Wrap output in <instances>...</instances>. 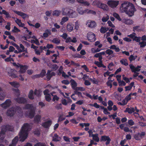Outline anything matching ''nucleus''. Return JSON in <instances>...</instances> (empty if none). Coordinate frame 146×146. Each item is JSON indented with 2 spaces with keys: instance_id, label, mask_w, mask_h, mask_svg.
<instances>
[{
  "instance_id": "nucleus-63",
  "label": "nucleus",
  "mask_w": 146,
  "mask_h": 146,
  "mask_svg": "<svg viewBox=\"0 0 146 146\" xmlns=\"http://www.w3.org/2000/svg\"><path fill=\"white\" fill-rule=\"evenodd\" d=\"M0 106L2 107V108H4V109H6L7 108L9 107L4 102V103L0 104Z\"/></svg>"
},
{
  "instance_id": "nucleus-16",
  "label": "nucleus",
  "mask_w": 146,
  "mask_h": 146,
  "mask_svg": "<svg viewBox=\"0 0 146 146\" xmlns=\"http://www.w3.org/2000/svg\"><path fill=\"white\" fill-rule=\"evenodd\" d=\"M14 12L18 15L22 17L24 19H25L28 16L27 14L21 11H14Z\"/></svg>"
},
{
  "instance_id": "nucleus-59",
  "label": "nucleus",
  "mask_w": 146,
  "mask_h": 146,
  "mask_svg": "<svg viewBox=\"0 0 146 146\" xmlns=\"http://www.w3.org/2000/svg\"><path fill=\"white\" fill-rule=\"evenodd\" d=\"M20 31V30L15 26H14L13 29L12 30V31L13 33H17Z\"/></svg>"
},
{
  "instance_id": "nucleus-34",
  "label": "nucleus",
  "mask_w": 146,
  "mask_h": 146,
  "mask_svg": "<svg viewBox=\"0 0 146 146\" xmlns=\"http://www.w3.org/2000/svg\"><path fill=\"white\" fill-rule=\"evenodd\" d=\"M60 11L56 10L53 11L52 15L54 16H58L60 14Z\"/></svg>"
},
{
  "instance_id": "nucleus-32",
  "label": "nucleus",
  "mask_w": 146,
  "mask_h": 146,
  "mask_svg": "<svg viewBox=\"0 0 146 146\" xmlns=\"http://www.w3.org/2000/svg\"><path fill=\"white\" fill-rule=\"evenodd\" d=\"M15 22L20 27H23L25 25L24 24L21 23V20L19 19H17L15 21Z\"/></svg>"
},
{
  "instance_id": "nucleus-39",
  "label": "nucleus",
  "mask_w": 146,
  "mask_h": 146,
  "mask_svg": "<svg viewBox=\"0 0 146 146\" xmlns=\"http://www.w3.org/2000/svg\"><path fill=\"white\" fill-rule=\"evenodd\" d=\"M34 94L38 97L40 96L41 94V92L40 90H35L34 92Z\"/></svg>"
},
{
  "instance_id": "nucleus-26",
  "label": "nucleus",
  "mask_w": 146,
  "mask_h": 146,
  "mask_svg": "<svg viewBox=\"0 0 146 146\" xmlns=\"http://www.w3.org/2000/svg\"><path fill=\"white\" fill-rule=\"evenodd\" d=\"M125 111L128 112L129 113L131 114L135 111V109L133 108H126Z\"/></svg>"
},
{
  "instance_id": "nucleus-24",
  "label": "nucleus",
  "mask_w": 146,
  "mask_h": 146,
  "mask_svg": "<svg viewBox=\"0 0 146 146\" xmlns=\"http://www.w3.org/2000/svg\"><path fill=\"white\" fill-rule=\"evenodd\" d=\"M78 3L83 4L85 6H89L90 4L88 1L84 0H77Z\"/></svg>"
},
{
  "instance_id": "nucleus-7",
  "label": "nucleus",
  "mask_w": 146,
  "mask_h": 146,
  "mask_svg": "<svg viewBox=\"0 0 146 146\" xmlns=\"http://www.w3.org/2000/svg\"><path fill=\"white\" fill-rule=\"evenodd\" d=\"M35 110L31 109L30 111L26 112L25 114V115L31 118H33L35 115Z\"/></svg>"
},
{
  "instance_id": "nucleus-42",
  "label": "nucleus",
  "mask_w": 146,
  "mask_h": 146,
  "mask_svg": "<svg viewBox=\"0 0 146 146\" xmlns=\"http://www.w3.org/2000/svg\"><path fill=\"white\" fill-rule=\"evenodd\" d=\"M14 94L17 97H18L20 95L19 90L18 89H13Z\"/></svg>"
},
{
  "instance_id": "nucleus-58",
  "label": "nucleus",
  "mask_w": 146,
  "mask_h": 146,
  "mask_svg": "<svg viewBox=\"0 0 146 146\" xmlns=\"http://www.w3.org/2000/svg\"><path fill=\"white\" fill-rule=\"evenodd\" d=\"M75 94L77 95L78 96L82 97V94L81 92H79L76 90H75L74 91V93Z\"/></svg>"
},
{
  "instance_id": "nucleus-4",
  "label": "nucleus",
  "mask_w": 146,
  "mask_h": 146,
  "mask_svg": "<svg viewBox=\"0 0 146 146\" xmlns=\"http://www.w3.org/2000/svg\"><path fill=\"white\" fill-rule=\"evenodd\" d=\"M87 38L88 40L91 42H94L96 40L95 35L92 32H89L88 33Z\"/></svg>"
},
{
  "instance_id": "nucleus-56",
  "label": "nucleus",
  "mask_w": 146,
  "mask_h": 146,
  "mask_svg": "<svg viewBox=\"0 0 146 146\" xmlns=\"http://www.w3.org/2000/svg\"><path fill=\"white\" fill-rule=\"evenodd\" d=\"M31 43H35L37 45H40L39 42L38 40L37 39H36L35 40H31Z\"/></svg>"
},
{
  "instance_id": "nucleus-5",
  "label": "nucleus",
  "mask_w": 146,
  "mask_h": 146,
  "mask_svg": "<svg viewBox=\"0 0 146 146\" xmlns=\"http://www.w3.org/2000/svg\"><path fill=\"white\" fill-rule=\"evenodd\" d=\"M119 2L118 1L109 0L108 1L107 4L111 8H114L117 6Z\"/></svg>"
},
{
  "instance_id": "nucleus-21",
  "label": "nucleus",
  "mask_w": 146,
  "mask_h": 146,
  "mask_svg": "<svg viewBox=\"0 0 146 146\" xmlns=\"http://www.w3.org/2000/svg\"><path fill=\"white\" fill-rule=\"evenodd\" d=\"M25 108L26 109H29L30 110H36V107L33 106L32 104H27L25 106Z\"/></svg>"
},
{
  "instance_id": "nucleus-28",
  "label": "nucleus",
  "mask_w": 146,
  "mask_h": 146,
  "mask_svg": "<svg viewBox=\"0 0 146 146\" xmlns=\"http://www.w3.org/2000/svg\"><path fill=\"white\" fill-rule=\"evenodd\" d=\"M98 134H92V137H93V139L96 142H98L99 141V138L98 137Z\"/></svg>"
},
{
  "instance_id": "nucleus-33",
  "label": "nucleus",
  "mask_w": 146,
  "mask_h": 146,
  "mask_svg": "<svg viewBox=\"0 0 146 146\" xmlns=\"http://www.w3.org/2000/svg\"><path fill=\"white\" fill-rule=\"evenodd\" d=\"M120 62L123 65L127 66L128 65L127 60L126 59H122L120 61Z\"/></svg>"
},
{
  "instance_id": "nucleus-35",
  "label": "nucleus",
  "mask_w": 146,
  "mask_h": 146,
  "mask_svg": "<svg viewBox=\"0 0 146 146\" xmlns=\"http://www.w3.org/2000/svg\"><path fill=\"white\" fill-rule=\"evenodd\" d=\"M52 42L56 44H59L60 42V40L58 38H54L52 40Z\"/></svg>"
},
{
  "instance_id": "nucleus-23",
  "label": "nucleus",
  "mask_w": 146,
  "mask_h": 146,
  "mask_svg": "<svg viewBox=\"0 0 146 146\" xmlns=\"http://www.w3.org/2000/svg\"><path fill=\"white\" fill-rule=\"evenodd\" d=\"M61 139L60 137L56 134H55L54 136L52 137V140L54 141H59Z\"/></svg>"
},
{
  "instance_id": "nucleus-18",
  "label": "nucleus",
  "mask_w": 146,
  "mask_h": 146,
  "mask_svg": "<svg viewBox=\"0 0 146 146\" xmlns=\"http://www.w3.org/2000/svg\"><path fill=\"white\" fill-rule=\"evenodd\" d=\"M41 116L39 114L36 115L34 118V121L38 123L40 122Z\"/></svg>"
},
{
  "instance_id": "nucleus-25",
  "label": "nucleus",
  "mask_w": 146,
  "mask_h": 146,
  "mask_svg": "<svg viewBox=\"0 0 146 146\" xmlns=\"http://www.w3.org/2000/svg\"><path fill=\"white\" fill-rule=\"evenodd\" d=\"M51 34L50 31L48 29H46L45 31V32L43 34V36L44 38L48 37L49 35Z\"/></svg>"
},
{
  "instance_id": "nucleus-31",
  "label": "nucleus",
  "mask_w": 146,
  "mask_h": 146,
  "mask_svg": "<svg viewBox=\"0 0 146 146\" xmlns=\"http://www.w3.org/2000/svg\"><path fill=\"white\" fill-rule=\"evenodd\" d=\"M134 84V82H131L129 85L128 86H125V91L130 90L132 88Z\"/></svg>"
},
{
  "instance_id": "nucleus-62",
  "label": "nucleus",
  "mask_w": 146,
  "mask_h": 146,
  "mask_svg": "<svg viewBox=\"0 0 146 146\" xmlns=\"http://www.w3.org/2000/svg\"><path fill=\"white\" fill-rule=\"evenodd\" d=\"M7 25L5 26V28L6 29L9 31L10 30V23L9 22H8L7 23Z\"/></svg>"
},
{
  "instance_id": "nucleus-19",
  "label": "nucleus",
  "mask_w": 146,
  "mask_h": 146,
  "mask_svg": "<svg viewBox=\"0 0 146 146\" xmlns=\"http://www.w3.org/2000/svg\"><path fill=\"white\" fill-rule=\"evenodd\" d=\"M18 140L19 137L18 136L15 137L12 140V144L9 146H15Z\"/></svg>"
},
{
  "instance_id": "nucleus-37",
  "label": "nucleus",
  "mask_w": 146,
  "mask_h": 146,
  "mask_svg": "<svg viewBox=\"0 0 146 146\" xmlns=\"http://www.w3.org/2000/svg\"><path fill=\"white\" fill-rule=\"evenodd\" d=\"M68 20V17H64L61 20V21L60 23L61 25H63L64 23Z\"/></svg>"
},
{
  "instance_id": "nucleus-47",
  "label": "nucleus",
  "mask_w": 146,
  "mask_h": 146,
  "mask_svg": "<svg viewBox=\"0 0 146 146\" xmlns=\"http://www.w3.org/2000/svg\"><path fill=\"white\" fill-rule=\"evenodd\" d=\"M134 137V138L137 140H140L141 139V138L138 133L135 134Z\"/></svg>"
},
{
  "instance_id": "nucleus-13",
  "label": "nucleus",
  "mask_w": 146,
  "mask_h": 146,
  "mask_svg": "<svg viewBox=\"0 0 146 146\" xmlns=\"http://www.w3.org/2000/svg\"><path fill=\"white\" fill-rule=\"evenodd\" d=\"M20 70L18 71V72L19 74H23L25 72L26 70H27L28 68V66H23L21 65L20 67Z\"/></svg>"
},
{
  "instance_id": "nucleus-14",
  "label": "nucleus",
  "mask_w": 146,
  "mask_h": 146,
  "mask_svg": "<svg viewBox=\"0 0 146 146\" xmlns=\"http://www.w3.org/2000/svg\"><path fill=\"white\" fill-rule=\"evenodd\" d=\"M70 84L72 88L75 90L77 88V84L75 81L73 79H71L70 81Z\"/></svg>"
},
{
  "instance_id": "nucleus-53",
  "label": "nucleus",
  "mask_w": 146,
  "mask_h": 146,
  "mask_svg": "<svg viewBox=\"0 0 146 146\" xmlns=\"http://www.w3.org/2000/svg\"><path fill=\"white\" fill-rule=\"evenodd\" d=\"M55 108L56 109L58 110L62 109V104H57L55 106Z\"/></svg>"
},
{
  "instance_id": "nucleus-40",
  "label": "nucleus",
  "mask_w": 146,
  "mask_h": 146,
  "mask_svg": "<svg viewBox=\"0 0 146 146\" xmlns=\"http://www.w3.org/2000/svg\"><path fill=\"white\" fill-rule=\"evenodd\" d=\"M113 16L118 20L119 21H121V18H120L119 15L116 13H114L113 14Z\"/></svg>"
},
{
  "instance_id": "nucleus-54",
  "label": "nucleus",
  "mask_w": 146,
  "mask_h": 146,
  "mask_svg": "<svg viewBox=\"0 0 146 146\" xmlns=\"http://www.w3.org/2000/svg\"><path fill=\"white\" fill-rule=\"evenodd\" d=\"M34 146H46L44 143L39 142L35 144Z\"/></svg>"
},
{
  "instance_id": "nucleus-50",
  "label": "nucleus",
  "mask_w": 146,
  "mask_h": 146,
  "mask_svg": "<svg viewBox=\"0 0 146 146\" xmlns=\"http://www.w3.org/2000/svg\"><path fill=\"white\" fill-rule=\"evenodd\" d=\"M51 94L52 96H53V97L52 98V101L54 102L56 100L57 101L59 100V98L56 95H55L54 96L52 95V93H51Z\"/></svg>"
},
{
  "instance_id": "nucleus-55",
  "label": "nucleus",
  "mask_w": 146,
  "mask_h": 146,
  "mask_svg": "<svg viewBox=\"0 0 146 146\" xmlns=\"http://www.w3.org/2000/svg\"><path fill=\"white\" fill-rule=\"evenodd\" d=\"M85 90V88L83 87H77L76 88L75 90H76L78 91H84Z\"/></svg>"
},
{
  "instance_id": "nucleus-6",
  "label": "nucleus",
  "mask_w": 146,
  "mask_h": 146,
  "mask_svg": "<svg viewBox=\"0 0 146 146\" xmlns=\"http://www.w3.org/2000/svg\"><path fill=\"white\" fill-rule=\"evenodd\" d=\"M10 126L9 125H3L1 127V131L0 132V134L3 136L5 134L6 132L8 130H10Z\"/></svg>"
},
{
  "instance_id": "nucleus-1",
  "label": "nucleus",
  "mask_w": 146,
  "mask_h": 146,
  "mask_svg": "<svg viewBox=\"0 0 146 146\" xmlns=\"http://www.w3.org/2000/svg\"><path fill=\"white\" fill-rule=\"evenodd\" d=\"M120 9L121 12H125L129 17L133 16L136 11L133 4L128 2H125L122 4Z\"/></svg>"
},
{
  "instance_id": "nucleus-22",
  "label": "nucleus",
  "mask_w": 146,
  "mask_h": 146,
  "mask_svg": "<svg viewBox=\"0 0 146 146\" xmlns=\"http://www.w3.org/2000/svg\"><path fill=\"white\" fill-rule=\"evenodd\" d=\"M34 92L33 90H31L28 95L29 98L31 100H33L34 99Z\"/></svg>"
},
{
  "instance_id": "nucleus-9",
  "label": "nucleus",
  "mask_w": 146,
  "mask_h": 146,
  "mask_svg": "<svg viewBox=\"0 0 146 146\" xmlns=\"http://www.w3.org/2000/svg\"><path fill=\"white\" fill-rule=\"evenodd\" d=\"M86 25L88 27L91 28H94L96 26V23L94 21L90 20L88 21L86 23Z\"/></svg>"
},
{
  "instance_id": "nucleus-11",
  "label": "nucleus",
  "mask_w": 146,
  "mask_h": 146,
  "mask_svg": "<svg viewBox=\"0 0 146 146\" xmlns=\"http://www.w3.org/2000/svg\"><path fill=\"white\" fill-rule=\"evenodd\" d=\"M130 68L132 72H139L140 69H139L141 67V66H138L137 67H135L132 64L129 65Z\"/></svg>"
},
{
  "instance_id": "nucleus-8",
  "label": "nucleus",
  "mask_w": 146,
  "mask_h": 146,
  "mask_svg": "<svg viewBox=\"0 0 146 146\" xmlns=\"http://www.w3.org/2000/svg\"><path fill=\"white\" fill-rule=\"evenodd\" d=\"M15 113V109L13 108H10L7 111L6 114L7 116L9 117L13 116Z\"/></svg>"
},
{
  "instance_id": "nucleus-38",
  "label": "nucleus",
  "mask_w": 146,
  "mask_h": 146,
  "mask_svg": "<svg viewBox=\"0 0 146 146\" xmlns=\"http://www.w3.org/2000/svg\"><path fill=\"white\" fill-rule=\"evenodd\" d=\"M110 138L108 136L106 135H103L101 136V138L100 139V141H105L108 139V138Z\"/></svg>"
},
{
  "instance_id": "nucleus-30",
  "label": "nucleus",
  "mask_w": 146,
  "mask_h": 146,
  "mask_svg": "<svg viewBox=\"0 0 146 146\" xmlns=\"http://www.w3.org/2000/svg\"><path fill=\"white\" fill-rule=\"evenodd\" d=\"M85 11L88 14H92L94 15L96 14V12L92 10L86 9L85 10Z\"/></svg>"
},
{
  "instance_id": "nucleus-2",
  "label": "nucleus",
  "mask_w": 146,
  "mask_h": 146,
  "mask_svg": "<svg viewBox=\"0 0 146 146\" xmlns=\"http://www.w3.org/2000/svg\"><path fill=\"white\" fill-rule=\"evenodd\" d=\"M31 129L30 126L28 123H26L23 124L19 134L20 141H24L27 138L28 132Z\"/></svg>"
},
{
  "instance_id": "nucleus-15",
  "label": "nucleus",
  "mask_w": 146,
  "mask_h": 146,
  "mask_svg": "<svg viewBox=\"0 0 146 146\" xmlns=\"http://www.w3.org/2000/svg\"><path fill=\"white\" fill-rule=\"evenodd\" d=\"M52 123L51 120H48L47 121L43 123L42 124V126L44 128H47L50 127Z\"/></svg>"
},
{
  "instance_id": "nucleus-27",
  "label": "nucleus",
  "mask_w": 146,
  "mask_h": 146,
  "mask_svg": "<svg viewBox=\"0 0 146 146\" xmlns=\"http://www.w3.org/2000/svg\"><path fill=\"white\" fill-rule=\"evenodd\" d=\"M70 9L68 8H63L62 9V14L64 15H67L68 13L69 10Z\"/></svg>"
},
{
  "instance_id": "nucleus-57",
  "label": "nucleus",
  "mask_w": 146,
  "mask_h": 146,
  "mask_svg": "<svg viewBox=\"0 0 146 146\" xmlns=\"http://www.w3.org/2000/svg\"><path fill=\"white\" fill-rule=\"evenodd\" d=\"M45 98L46 100L48 102H49L51 100L50 96V94H48L47 95H46L45 96Z\"/></svg>"
},
{
  "instance_id": "nucleus-60",
  "label": "nucleus",
  "mask_w": 146,
  "mask_h": 146,
  "mask_svg": "<svg viewBox=\"0 0 146 146\" xmlns=\"http://www.w3.org/2000/svg\"><path fill=\"white\" fill-rule=\"evenodd\" d=\"M141 139L143 138V137L145 135V133L144 132H141V133H138Z\"/></svg>"
},
{
  "instance_id": "nucleus-64",
  "label": "nucleus",
  "mask_w": 146,
  "mask_h": 146,
  "mask_svg": "<svg viewBox=\"0 0 146 146\" xmlns=\"http://www.w3.org/2000/svg\"><path fill=\"white\" fill-rule=\"evenodd\" d=\"M65 119V117H64L63 115H60L58 118V121H62Z\"/></svg>"
},
{
  "instance_id": "nucleus-44",
  "label": "nucleus",
  "mask_w": 146,
  "mask_h": 146,
  "mask_svg": "<svg viewBox=\"0 0 146 146\" xmlns=\"http://www.w3.org/2000/svg\"><path fill=\"white\" fill-rule=\"evenodd\" d=\"M109 16L107 15L106 16L103 17L102 20L103 22H106L108 21V20L109 19Z\"/></svg>"
},
{
  "instance_id": "nucleus-17",
  "label": "nucleus",
  "mask_w": 146,
  "mask_h": 146,
  "mask_svg": "<svg viewBox=\"0 0 146 146\" xmlns=\"http://www.w3.org/2000/svg\"><path fill=\"white\" fill-rule=\"evenodd\" d=\"M74 25L71 23H67L66 26V29L67 31L69 32L72 31L73 29Z\"/></svg>"
},
{
  "instance_id": "nucleus-29",
  "label": "nucleus",
  "mask_w": 146,
  "mask_h": 146,
  "mask_svg": "<svg viewBox=\"0 0 146 146\" xmlns=\"http://www.w3.org/2000/svg\"><path fill=\"white\" fill-rule=\"evenodd\" d=\"M9 83L12 86L15 87H18L20 86L19 83L16 82H10Z\"/></svg>"
},
{
  "instance_id": "nucleus-46",
  "label": "nucleus",
  "mask_w": 146,
  "mask_h": 146,
  "mask_svg": "<svg viewBox=\"0 0 146 146\" xmlns=\"http://www.w3.org/2000/svg\"><path fill=\"white\" fill-rule=\"evenodd\" d=\"M5 102L8 107H9L11 105V101L9 99L6 100Z\"/></svg>"
},
{
  "instance_id": "nucleus-61",
  "label": "nucleus",
  "mask_w": 146,
  "mask_h": 146,
  "mask_svg": "<svg viewBox=\"0 0 146 146\" xmlns=\"http://www.w3.org/2000/svg\"><path fill=\"white\" fill-rule=\"evenodd\" d=\"M135 35V33H133L132 34H131L130 35H128L127 36L132 38L133 39H133L134 38L135 36H136Z\"/></svg>"
},
{
  "instance_id": "nucleus-51",
  "label": "nucleus",
  "mask_w": 146,
  "mask_h": 146,
  "mask_svg": "<svg viewBox=\"0 0 146 146\" xmlns=\"http://www.w3.org/2000/svg\"><path fill=\"white\" fill-rule=\"evenodd\" d=\"M137 58L136 56H134L133 55H131L129 57V59L130 62L132 61L133 60H135Z\"/></svg>"
},
{
  "instance_id": "nucleus-12",
  "label": "nucleus",
  "mask_w": 146,
  "mask_h": 146,
  "mask_svg": "<svg viewBox=\"0 0 146 146\" xmlns=\"http://www.w3.org/2000/svg\"><path fill=\"white\" fill-rule=\"evenodd\" d=\"M55 75V73L54 72H51V71L50 70H48L47 71V73L46 74V78L47 80H49L51 77L52 76H54Z\"/></svg>"
},
{
  "instance_id": "nucleus-20",
  "label": "nucleus",
  "mask_w": 146,
  "mask_h": 146,
  "mask_svg": "<svg viewBox=\"0 0 146 146\" xmlns=\"http://www.w3.org/2000/svg\"><path fill=\"white\" fill-rule=\"evenodd\" d=\"M122 21L127 25H131L133 23V21L131 20L123 19L122 20Z\"/></svg>"
},
{
  "instance_id": "nucleus-3",
  "label": "nucleus",
  "mask_w": 146,
  "mask_h": 146,
  "mask_svg": "<svg viewBox=\"0 0 146 146\" xmlns=\"http://www.w3.org/2000/svg\"><path fill=\"white\" fill-rule=\"evenodd\" d=\"M92 5L104 10H106L108 8V6L102 3L99 1L97 0L94 1L92 3Z\"/></svg>"
},
{
  "instance_id": "nucleus-43",
  "label": "nucleus",
  "mask_w": 146,
  "mask_h": 146,
  "mask_svg": "<svg viewBox=\"0 0 146 146\" xmlns=\"http://www.w3.org/2000/svg\"><path fill=\"white\" fill-rule=\"evenodd\" d=\"M77 10L78 13L80 14H83L86 13V11H85V10L84 11H83L82 9L81 8H78Z\"/></svg>"
},
{
  "instance_id": "nucleus-48",
  "label": "nucleus",
  "mask_w": 146,
  "mask_h": 146,
  "mask_svg": "<svg viewBox=\"0 0 146 146\" xmlns=\"http://www.w3.org/2000/svg\"><path fill=\"white\" fill-rule=\"evenodd\" d=\"M58 68V66L56 64H52V66L51 68L53 70H56Z\"/></svg>"
},
{
  "instance_id": "nucleus-49",
  "label": "nucleus",
  "mask_w": 146,
  "mask_h": 146,
  "mask_svg": "<svg viewBox=\"0 0 146 146\" xmlns=\"http://www.w3.org/2000/svg\"><path fill=\"white\" fill-rule=\"evenodd\" d=\"M105 52L107 54L110 55L112 54L113 53V52L112 50H111L108 49L106 50Z\"/></svg>"
},
{
  "instance_id": "nucleus-52",
  "label": "nucleus",
  "mask_w": 146,
  "mask_h": 146,
  "mask_svg": "<svg viewBox=\"0 0 146 146\" xmlns=\"http://www.w3.org/2000/svg\"><path fill=\"white\" fill-rule=\"evenodd\" d=\"M139 45H140L141 47H143L146 45V42L143 41L139 42Z\"/></svg>"
},
{
  "instance_id": "nucleus-45",
  "label": "nucleus",
  "mask_w": 146,
  "mask_h": 146,
  "mask_svg": "<svg viewBox=\"0 0 146 146\" xmlns=\"http://www.w3.org/2000/svg\"><path fill=\"white\" fill-rule=\"evenodd\" d=\"M5 97V94L4 92H1L0 93V100H4Z\"/></svg>"
},
{
  "instance_id": "nucleus-36",
  "label": "nucleus",
  "mask_w": 146,
  "mask_h": 146,
  "mask_svg": "<svg viewBox=\"0 0 146 146\" xmlns=\"http://www.w3.org/2000/svg\"><path fill=\"white\" fill-rule=\"evenodd\" d=\"M77 16V14L74 10H73L71 14H70L69 17L71 18H75Z\"/></svg>"
},
{
  "instance_id": "nucleus-10",
  "label": "nucleus",
  "mask_w": 146,
  "mask_h": 146,
  "mask_svg": "<svg viewBox=\"0 0 146 146\" xmlns=\"http://www.w3.org/2000/svg\"><path fill=\"white\" fill-rule=\"evenodd\" d=\"M15 100L19 103H24L27 102V100L23 97H19L15 98Z\"/></svg>"
},
{
  "instance_id": "nucleus-41",
  "label": "nucleus",
  "mask_w": 146,
  "mask_h": 146,
  "mask_svg": "<svg viewBox=\"0 0 146 146\" xmlns=\"http://www.w3.org/2000/svg\"><path fill=\"white\" fill-rule=\"evenodd\" d=\"M114 80V79L113 80H108L106 82V84L108 86H109L110 88H111L112 87V83Z\"/></svg>"
}]
</instances>
